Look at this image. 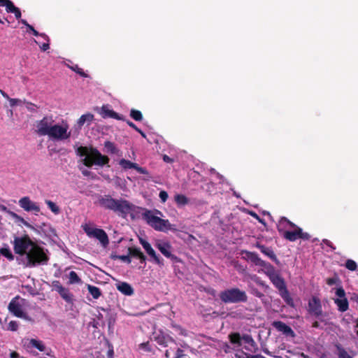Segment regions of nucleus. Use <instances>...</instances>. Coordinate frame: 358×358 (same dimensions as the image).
<instances>
[{
  "label": "nucleus",
  "mask_w": 358,
  "mask_h": 358,
  "mask_svg": "<svg viewBox=\"0 0 358 358\" xmlns=\"http://www.w3.org/2000/svg\"><path fill=\"white\" fill-rule=\"evenodd\" d=\"M76 155L79 157H85L82 161L87 167H92L94 165L103 166L108 165L110 159L108 156L102 155L96 148L92 146H80L76 150Z\"/></svg>",
  "instance_id": "nucleus-1"
},
{
  "label": "nucleus",
  "mask_w": 358,
  "mask_h": 358,
  "mask_svg": "<svg viewBox=\"0 0 358 358\" xmlns=\"http://www.w3.org/2000/svg\"><path fill=\"white\" fill-rule=\"evenodd\" d=\"M279 233L284 238L294 242L297 239L308 241L310 238V235L307 232H303L302 229L289 220L285 217H282L277 225Z\"/></svg>",
  "instance_id": "nucleus-2"
},
{
  "label": "nucleus",
  "mask_w": 358,
  "mask_h": 358,
  "mask_svg": "<svg viewBox=\"0 0 358 358\" xmlns=\"http://www.w3.org/2000/svg\"><path fill=\"white\" fill-rule=\"evenodd\" d=\"M99 205L105 209L117 213L122 217L134 211L135 206L125 199H115L110 195H104L99 199Z\"/></svg>",
  "instance_id": "nucleus-3"
},
{
  "label": "nucleus",
  "mask_w": 358,
  "mask_h": 358,
  "mask_svg": "<svg viewBox=\"0 0 358 358\" xmlns=\"http://www.w3.org/2000/svg\"><path fill=\"white\" fill-rule=\"evenodd\" d=\"M48 252V250H45L36 243L33 247L28 250L25 256V260L23 262L24 267L33 268L48 264L50 259Z\"/></svg>",
  "instance_id": "nucleus-4"
},
{
  "label": "nucleus",
  "mask_w": 358,
  "mask_h": 358,
  "mask_svg": "<svg viewBox=\"0 0 358 358\" xmlns=\"http://www.w3.org/2000/svg\"><path fill=\"white\" fill-rule=\"evenodd\" d=\"M158 215H162V212L159 210L144 209L142 217L148 225L156 231L166 232L171 230V224L169 220H163L157 216Z\"/></svg>",
  "instance_id": "nucleus-5"
},
{
  "label": "nucleus",
  "mask_w": 358,
  "mask_h": 358,
  "mask_svg": "<svg viewBox=\"0 0 358 358\" xmlns=\"http://www.w3.org/2000/svg\"><path fill=\"white\" fill-rule=\"evenodd\" d=\"M268 268H270V270L268 271L266 274L273 285L278 289L280 296L288 306L294 307V301L287 288L285 280L275 271L273 266H270Z\"/></svg>",
  "instance_id": "nucleus-6"
},
{
  "label": "nucleus",
  "mask_w": 358,
  "mask_h": 358,
  "mask_svg": "<svg viewBox=\"0 0 358 358\" xmlns=\"http://www.w3.org/2000/svg\"><path fill=\"white\" fill-rule=\"evenodd\" d=\"M219 297L224 303H246L248 299L245 291L238 287L227 289L220 292Z\"/></svg>",
  "instance_id": "nucleus-7"
},
{
  "label": "nucleus",
  "mask_w": 358,
  "mask_h": 358,
  "mask_svg": "<svg viewBox=\"0 0 358 358\" xmlns=\"http://www.w3.org/2000/svg\"><path fill=\"white\" fill-rule=\"evenodd\" d=\"M36 243L34 242L27 234L19 237L16 236L13 241V250L15 254L19 255H27L28 250L33 247Z\"/></svg>",
  "instance_id": "nucleus-8"
},
{
  "label": "nucleus",
  "mask_w": 358,
  "mask_h": 358,
  "mask_svg": "<svg viewBox=\"0 0 358 358\" xmlns=\"http://www.w3.org/2000/svg\"><path fill=\"white\" fill-rule=\"evenodd\" d=\"M24 299L17 296L14 297L9 303L8 311L14 316L30 321L31 317L24 311Z\"/></svg>",
  "instance_id": "nucleus-9"
},
{
  "label": "nucleus",
  "mask_w": 358,
  "mask_h": 358,
  "mask_svg": "<svg viewBox=\"0 0 358 358\" xmlns=\"http://www.w3.org/2000/svg\"><path fill=\"white\" fill-rule=\"evenodd\" d=\"M69 127L66 124H53L51 129L47 135L50 139L55 141H63L71 136V132L68 131Z\"/></svg>",
  "instance_id": "nucleus-10"
},
{
  "label": "nucleus",
  "mask_w": 358,
  "mask_h": 358,
  "mask_svg": "<svg viewBox=\"0 0 358 358\" xmlns=\"http://www.w3.org/2000/svg\"><path fill=\"white\" fill-rule=\"evenodd\" d=\"M55 122L52 115L44 116L41 120L36 122V134L39 136H47Z\"/></svg>",
  "instance_id": "nucleus-11"
},
{
  "label": "nucleus",
  "mask_w": 358,
  "mask_h": 358,
  "mask_svg": "<svg viewBox=\"0 0 358 358\" xmlns=\"http://www.w3.org/2000/svg\"><path fill=\"white\" fill-rule=\"evenodd\" d=\"M83 230L89 237H93L99 240L103 247L106 248L109 244L108 236L103 229L92 228L85 225Z\"/></svg>",
  "instance_id": "nucleus-12"
},
{
  "label": "nucleus",
  "mask_w": 358,
  "mask_h": 358,
  "mask_svg": "<svg viewBox=\"0 0 358 358\" xmlns=\"http://www.w3.org/2000/svg\"><path fill=\"white\" fill-rule=\"evenodd\" d=\"M155 247L166 258H169L174 263L180 262L181 260L176 255L171 253L172 247L169 242L159 241L155 244Z\"/></svg>",
  "instance_id": "nucleus-13"
},
{
  "label": "nucleus",
  "mask_w": 358,
  "mask_h": 358,
  "mask_svg": "<svg viewBox=\"0 0 358 358\" xmlns=\"http://www.w3.org/2000/svg\"><path fill=\"white\" fill-rule=\"evenodd\" d=\"M139 242L147 252V254L150 257V260L153 261L156 264L159 266H163L164 265V260L162 259L158 255H157L155 250L152 248L151 245L145 240L142 238H139Z\"/></svg>",
  "instance_id": "nucleus-14"
},
{
  "label": "nucleus",
  "mask_w": 358,
  "mask_h": 358,
  "mask_svg": "<svg viewBox=\"0 0 358 358\" xmlns=\"http://www.w3.org/2000/svg\"><path fill=\"white\" fill-rule=\"evenodd\" d=\"M19 206L27 212H34L37 214L40 212V206L32 201L29 196H24L19 200Z\"/></svg>",
  "instance_id": "nucleus-15"
},
{
  "label": "nucleus",
  "mask_w": 358,
  "mask_h": 358,
  "mask_svg": "<svg viewBox=\"0 0 358 358\" xmlns=\"http://www.w3.org/2000/svg\"><path fill=\"white\" fill-rule=\"evenodd\" d=\"M55 289L59 294L61 297L67 303H72L73 301V295L68 288L62 286L58 280L53 282Z\"/></svg>",
  "instance_id": "nucleus-16"
},
{
  "label": "nucleus",
  "mask_w": 358,
  "mask_h": 358,
  "mask_svg": "<svg viewBox=\"0 0 358 358\" xmlns=\"http://www.w3.org/2000/svg\"><path fill=\"white\" fill-rule=\"evenodd\" d=\"M308 311L316 317H319L322 315V308L320 299L313 296L308 302Z\"/></svg>",
  "instance_id": "nucleus-17"
},
{
  "label": "nucleus",
  "mask_w": 358,
  "mask_h": 358,
  "mask_svg": "<svg viewBox=\"0 0 358 358\" xmlns=\"http://www.w3.org/2000/svg\"><path fill=\"white\" fill-rule=\"evenodd\" d=\"M271 325L278 331L281 332L287 337L294 338L296 336V334L292 329L282 321H273Z\"/></svg>",
  "instance_id": "nucleus-18"
},
{
  "label": "nucleus",
  "mask_w": 358,
  "mask_h": 358,
  "mask_svg": "<svg viewBox=\"0 0 358 358\" xmlns=\"http://www.w3.org/2000/svg\"><path fill=\"white\" fill-rule=\"evenodd\" d=\"M243 253L245 254V259L246 260L250 261L256 266H259L267 268L271 266L269 263L262 260L256 252L245 250L243 251Z\"/></svg>",
  "instance_id": "nucleus-19"
},
{
  "label": "nucleus",
  "mask_w": 358,
  "mask_h": 358,
  "mask_svg": "<svg viewBox=\"0 0 358 358\" xmlns=\"http://www.w3.org/2000/svg\"><path fill=\"white\" fill-rule=\"evenodd\" d=\"M119 164L124 169H134L139 173L144 174V175L149 174V172L148 171V170L146 169L139 166V165L138 164L134 163L129 160H127L125 159H122L120 160Z\"/></svg>",
  "instance_id": "nucleus-20"
},
{
  "label": "nucleus",
  "mask_w": 358,
  "mask_h": 358,
  "mask_svg": "<svg viewBox=\"0 0 358 358\" xmlns=\"http://www.w3.org/2000/svg\"><path fill=\"white\" fill-rule=\"evenodd\" d=\"M99 113L104 119L110 117L118 120H124L123 115H120L113 110L110 109V106L108 104L102 106Z\"/></svg>",
  "instance_id": "nucleus-21"
},
{
  "label": "nucleus",
  "mask_w": 358,
  "mask_h": 358,
  "mask_svg": "<svg viewBox=\"0 0 358 358\" xmlns=\"http://www.w3.org/2000/svg\"><path fill=\"white\" fill-rule=\"evenodd\" d=\"M24 346L27 349L36 348L40 352H44L46 350L44 343L42 341L35 338H27L24 341Z\"/></svg>",
  "instance_id": "nucleus-22"
},
{
  "label": "nucleus",
  "mask_w": 358,
  "mask_h": 358,
  "mask_svg": "<svg viewBox=\"0 0 358 358\" xmlns=\"http://www.w3.org/2000/svg\"><path fill=\"white\" fill-rule=\"evenodd\" d=\"M256 248L260 250V251L268 258H270L272 261L278 264L279 260L277 258L275 254L274 253L273 249L271 248L266 247L264 245H262L260 243L257 242L255 245Z\"/></svg>",
  "instance_id": "nucleus-23"
},
{
  "label": "nucleus",
  "mask_w": 358,
  "mask_h": 358,
  "mask_svg": "<svg viewBox=\"0 0 358 358\" xmlns=\"http://www.w3.org/2000/svg\"><path fill=\"white\" fill-rule=\"evenodd\" d=\"M1 6L6 7L7 13H13L16 19H20L22 16L20 9L16 7L10 0H5Z\"/></svg>",
  "instance_id": "nucleus-24"
},
{
  "label": "nucleus",
  "mask_w": 358,
  "mask_h": 358,
  "mask_svg": "<svg viewBox=\"0 0 358 358\" xmlns=\"http://www.w3.org/2000/svg\"><path fill=\"white\" fill-rule=\"evenodd\" d=\"M115 286L119 292L126 296H131L134 292V288L128 282L119 281Z\"/></svg>",
  "instance_id": "nucleus-25"
},
{
  "label": "nucleus",
  "mask_w": 358,
  "mask_h": 358,
  "mask_svg": "<svg viewBox=\"0 0 358 358\" xmlns=\"http://www.w3.org/2000/svg\"><path fill=\"white\" fill-rule=\"evenodd\" d=\"M128 252L130 255V257L137 258L140 260V262L142 264H145L146 262L145 255L141 252V249L137 247H129L128 248Z\"/></svg>",
  "instance_id": "nucleus-26"
},
{
  "label": "nucleus",
  "mask_w": 358,
  "mask_h": 358,
  "mask_svg": "<svg viewBox=\"0 0 358 358\" xmlns=\"http://www.w3.org/2000/svg\"><path fill=\"white\" fill-rule=\"evenodd\" d=\"M156 342L162 346L166 347L169 343L176 344V341L169 335H158L155 337Z\"/></svg>",
  "instance_id": "nucleus-27"
},
{
  "label": "nucleus",
  "mask_w": 358,
  "mask_h": 358,
  "mask_svg": "<svg viewBox=\"0 0 358 358\" xmlns=\"http://www.w3.org/2000/svg\"><path fill=\"white\" fill-rule=\"evenodd\" d=\"M334 303L338 306V310L340 312H345L349 308V303L347 298L344 299H334Z\"/></svg>",
  "instance_id": "nucleus-28"
},
{
  "label": "nucleus",
  "mask_w": 358,
  "mask_h": 358,
  "mask_svg": "<svg viewBox=\"0 0 358 358\" xmlns=\"http://www.w3.org/2000/svg\"><path fill=\"white\" fill-rule=\"evenodd\" d=\"M94 120V115L92 113H86L80 116L77 124L79 127H82L85 123L90 124Z\"/></svg>",
  "instance_id": "nucleus-29"
},
{
  "label": "nucleus",
  "mask_w": 358,
  "mask_h": 358,
  "mask_svg": "<svg viewBox=\"0 0 358 358\" xmlns=\"http://www.w3.org/2000/svg\"><path fill=\"white\" fill-rule=\"evenodd\" d=\"M229 339L232 345H236L238 347L242 345L241 337L239 333L233 332L229 335Z\"/></svg>",
  "instance_id": "nucleus-30"
},
{
  "label": "nucleus",
  "mask_w": 358,
  "mask_h": 358,
  "mask_svg": "<svg viewBox=\"0 0 358 358\" xmlns=\"http://www.w3.org/2000/svg\"><path fill=\"white\" fill-rule=\"evenodd\" d=\"M174 201L178 206H184L189 203V199L184 194H176Z\"/></svg>",
  "instance_id": "nucleus-31"
},
{
  "label": "nucleus",
  "mask_w": 358,
  "mask_h": 358,
  "mask_svg": "<svg viewBox=\"0 0 358 358\" xmlns=\"http://www.w3.org/2000/svg\"><path fill=\"white\" fill-rule=\"evenodd\" d=\"M87 289L94 299H99L101 295V292L97 287L88 285Z\"/></svg>",
  "instance_id": "nucleus-32"
},
{
  "label": "nucleus",
  "mask_w": 358,
  "mask_h": 358,
  "mask_svg": "<svg viewBox=\"0 0 358 358\" xmlns=\"http://www.w3.org/2000/svg\"><path fill=\"white\" fill-rule=\"evenodd\" d=\"M69 284H80V283H82V280L78 275L76 272L72 271L69 274Z\"/></svg>",
  "instance_id": "nucleus-33"
},
{
  "label": "nucleus",
  "mask_w": 358,
  "mask_h": 358,
  "mask_svg": "<svg viewBox=\"0 0 358 358\" xmlns=\"http://www.w3.org/2000/svg\"><path fill=\"white\" fill-rule=\"evenodd\" d=\"M45 203L48 206V208L55 214L58 215L60 213L59 207L53 201L50 200H45Z\"/></svg>",
  "instance_id": "nucleus-34"
},
{
  "label": "nucleus",
  "mask_w": 358,
  "mask_h": 358,
  "mask_svg": "<svg viewBox=\"0 0 358 358\" xmlns=\"http://www.w3.org/2000/svg\"><path fill=\"white\" fill-rule=\"evenodd\" d=\"M104 147L106 148L107 151L111 154H117L119 150L116 148L115 144L109 141H105Z\"/></svg>",
  "instance_id": "nucleus-35"
},
{
  "label": "nucleus",
  "mask_w": 358,
  "mask_h": 358,
  "mask_svg": "<svg viewBox=\"0 0 358 358\" xmlns=\"http://www.w3.org/2000/svg\"><path fill=\"white\" fill-rule=\"evenodd\" d=\"M0 254L6 257L9 261H13L14 259V255L9 248H1Z\"/></svg>",
  "instance_id": "nucleus-36"
},
{
  "label": "nucleus",
  "mask_w": 358,
  "mask_h": 358,
  "mask_svg": "<svg viewBox=\"0 0 358 358\" xmlns=\"http://www.w3.org/2000/svg\"><path fill=\"white\" fill-rule=\"evenodd\" d=\"M130 116L136 121H141L143 120V115L141 112L136 109L131 110Z\"/></svg>",
  "instance_id": "nucleus-37"
},
{
  "label": "nucleus",
  "mask_w": 358,
  "mask_h": 358,
  "mask_svg": "<svg viewBox=\"0 0 358 358\" xmlns=\"http://www.w3.org/2000/svg\"><path fill=\"white\" fill-rule=\"evenodd\" d=\"M336 348L338 351V358H352L348 352L347 351L342 348L340 345H336Z\"/></svg>",
  "instance_id": "nucleus-38"
},
{
  "label": "nucleus",
  "mask_w": 358,
  "mask_h": 358,
  "mask_svg": "<svg viewBox=\"0 0 358 358\" xmlns=\"http://www.w3.org/2000/svg\"><path fill=\"white\" fill-rule=\"evenodd\" d=\"M346 268L351 271H356L357 268V263L352 259H347L345 264Z\"/></svg>",
  "instance_id": "nucleus-39"
},
{
  "label": "nucleus",
  "mask_w": 358,
  "mask_h": 358,
  "mask_svg": "<svg viewBox=\"0 0 358 358\" xmlns=\"http://www.w3.org/2000/svg\"><path fill=\"white\" fill-rule=\"evenodd\" d=\"M71 69L75 71L76 73L79 74L80 76L83 78H87L88 76L85 73L83 69L80 68L78 65L76 64L71 67Z\"/></svg>",
  "instance_id": "nucleus-40"
},
{
  "label": "nucleus",
  "mask_w": 358,
  "mask_h": 358,
  "mask_svg": "<svg viewBox=\"0 0 358 358\" xmlns=\"http://www.w3.org/2000/svg\"><path fill=\"white\" fill-rule=\"evenodd\" d=\"M236 358H262V355H250L242 352L241 355H236Z\"/></svg>",
  "instance_id": "nucleus-41"
},
{
  "label": "nucleus",
  "mask_w": 358,
  "mask_h": 358,
  "mask_svg": "<svg viewBox=\"0 0 358 358\" xmlns=\"http://www.w3.org/2000/svg\"><path fill=\"white\" fill-rule=\"evenodd\" d=\"M127 124L134 129H135L136 131H138L143 138L146 137L145 134L139 128H138L134 123H133L130 120H127Z\"/></svg>",
  "instance_id": "nucleus-42"
},
{
  "label": "nucleus",
  "mask_w": 358,
  "mask_h": 358,
  "mask_svg": "<svg viewBox=\"0 0 358 358\" xmlns=\"http://www.w3.org/2000/svg\"><path fill=\"white\" fill-rule=\"evenodd\" d=\"M18 323L16 321H10L7 326V330L11 331H16L18 329Z\"/></svg>",
  "instance_id": "nucleus-43"
},
{
  "label": "nucleus",
  "mask_w": 358,
  "mask_h": 358,
  "mask_svg": "<svg viewBox=\"0 0 358 358\" xmlns=\"http://www.w3.org/2000/svg\"><path fill=\"white\" fill-rule=\"evenodd\" d=\"M336 295L339 297L338 299H344L345 297V292L342 287L337 288Z\"/></svg>",
  "instance_id": "nucleus-44"
},
{
  "label": "nucleus",
  "mask_w": 358,
  "mask_h": 358,
  "mask_svg": "<svg viewBox=\"0 0 358 358\" xmlns=\"http://www.w3.org/2000/svg\"><path fill=\"white\" fill-rule=\"evenodd\" d=\"M159 196L160 198L162 203H165L169 198L168 193L165 190L160 191Z\"/></svg>",
  "instance_id": "nucleus-45"
},
{
  "label": "nucleus",
  "mask_w": 358,
  "mask_h": 358,
  "mask_svg": "<svg viewBox=\"0 0 358 358\" xmlns=\"http://www.w3.org/2000/svg\"><path fill=\"white\" fill-rule=\"evenodd\" d=\"M24 102L27 103L26 108L29 111L35 112L36 109L38 108L37 106L34 103H32L31 102H27L25 100L24 101Z\"/></svg>",
  "instance_id": "nucleus-46"
},
{
  "label": "nucleus",
  "mask_w": 358,
  "mask_h": 358,
  "mask_svg": "<svg viewBox=\"0 0 358 358\" xmlns=\"http://www.w3.org/2000/svg\"><path fill=\"white\" fill-rule=\"evenodd\" d=\"M8 100L11 107H13L22 103V100L19 99H13L9 97Z\"/></svg>",
  "instance_id": "nucleus-47"
},
{
  "label": "nucleus",
  "mask_w": 358,
  "mask_h": 358,
  "mask_svg": "<svg viewBox=\"0 0 358 358\" xmlns=\"http://www.w3.org/2000/svg\"><path fill=\"white\" fill-rule=\"evenodd\" d=\"M118 258L120 259H121L122 261L124 262H127V264H130L131 260V257H130V255L128 253L127 255H120L118 257Z\"/></svg>",
  "instance_id": "nucleus-48"
},
{
  "label": "nucleus",
  "mask_w": 358,
  "mask_h": 358,
  "mask_svg": "<svg viewBox=\"0 0 358 358\" xmlns=\"http://www.w3.org/2000/svg\"><path fill=\"white\" fill-rule=\"evenodd\" d=\"M322 242L326 245H327L328 247H329L332 250H336V247L333 245V243L328 239H323L322 240Z\"/></svg>",
  "instance_id": "nucleus-49"
},
{
  "label": "nucleus",
  "mask_w": 358,
  "mask_h": 358,
  "mask_svg": "<svg viewBox=\"0 0 358 358\" xmlns=\"http://www.w3.org/2000/svg\"><path fill=\"white\" fill-rule=\"evenodd\" d=\"M338 278H329L327 280V283L329 285H334L337 282Z\"/></svg>",
  "instance_id": "nucleus-50"
},
{
  "label": "nucleus",
  "mask_w": 358,
  "mask_h": 358,
  "mask_svg": "<svg viewBox=\"0 0 358 358\" xmlns=\"http://www.w3.org/2000/svg\"><path fill=\"white\" fill-rule=\"evenodd\" d=\"M184 355V351L180 348H178L176 350L175 358H182Z\"/></svg>",
  "instance_id": "nucleus-51"
},
{
  "label": "nucleus",
  "mask_w": 358,
  "mask_h": 358,
  "mask_svg": "<svg viewBox=\"0 0 358 358\" xmlns=\"http://www.w3.org/2000/svg\"><path fill=\"white\" fill-rule=\"evenodd\" d=\"M28 31H30L32 32L33 35L35 36H39V33L38 31H37L32 25H30L29 27V28L27 29Z\"/></svg>",
  "instance_id": "nucleus-52"
},
{
  "label": "nucleus",
  "mask_w": 358,
  "mask_h": 358,
  "mask_svg": "<svg viewBox=\"0 0 358 358\" xmlns=\"http://www.w3.org/2000/svg\"><path fill=\"white\" fill-rule=\"evenodd\" d=\"M40 48L43 51L48 50L50 48L49 42L47 41V43H43L41 45H40Z\"/></svg>",
  "instance_id": "nucleus-53"
},
{
  "label": "nucleus",
  "mask_w": 358,
  "mask_h": 358,
  "mask_svg": "<svg viewBox=\"0 0 358 358\" xmlns=\"http://www.w3.org/2000/svg\"><path fill=\"white\" fill-rule=\"evenodd\" d=\"M14 217H16L18 220H20V222H22L25 226H27L29 227V223L25 221L22 217H21L20 216L16 215V214H14Z\"/></svg>",
  "instance_id": "nucleus-54"
},
{
  "label": "nucleus",
  "mask_w": 358,
  "mask_h": 358,
  "mask_svg": "<svg viewBox=\"0 0 358 358\" xmlns=\"http://www.w3.org/2000/svg\"><path fill=\"white\" fill-rule=\"evenodd\" d=\"M250 215L254 217L255 218H256L257 220H259V222L261 223H264V221L263 219L260 218L259 216L255 212H250Z\"/></svg>",
  "instance_id": "nucleus-55"
},
{
  "label": "nucleus",
  "mask_w": 358,
  "mask_h": 358,
  "mask_svg": "<svg viewBox=\"0 0 358 358\" xmlns=\"http://www.w3.org/2000/svg\"><path fill=\"white\" fill-rule=\"evenodd\" d=\"M163 160L166 162V163H172L173 162V159L172 158H171L170 157H169L168 155H164L163 156Z\"/></svg>",
  "instance_id": "nucleus-56"
},
{
  "label": "nucleus",
  "mask_w": 358,
  "mask_h": 358,
  "mask_svg": "<svg viewBox=\"0 0 358 358\" xmlns=\"http://www.w3.org/2000/svg\"><path fill=\"white\" fill-rule=\"evenodd\" d=\"M253 294L258 298H262L264 296L262 292H259L257 289L254 290Z\"/></svg>",
  "instance_id": "nucleus-57"
},
{
  "label": "nucleus",
  "mask_w": 358,
  "mask_h": 358,
  "mask_svg": "<svg viewBox=\"0 0 358 358\" xmlns=\"http://www.w3.org/2000/svg\"><path fill=\"white\" fill-rule=\"evenodd\" d=\"M10 358H20L19 354L15 351L12 352L10 355Z\"/></svg>",
  "instance_id": "nucleus-58"
},
{
  "label": "nucleus",
  "mask_w": 358,
  "mask_h": 358,
  "mask_svg": "<svg viewBox=\"0 0 358 358\" xmlns=\"http://www.w3.org/2000/svg\"><path fill=\"white\" fill-rule=\"evenodd\" d=\"M113 354H114V351H113V347H112L108 351V358H113Z\"/></svg>",
  "instance_id": "nucleus-59"
},
{
  "label": "nucleus",
  "mask_w": 358,
  "mask_h": 358,
  "mask_svg": "<svg viewBox=\"0 0 358 358\" xmlns=\"http://www.w3.org/2000/svg\"><path fill=\"white\" fill-rule=\"evenodd\" d=\"M39 36L43 38L46 41L49 42L50 38L49 37L44 33L39 34Z\"/></svg>",
  "instance_id": "nucleus-60"
},
{
  "label": "nucleus",
  "mask_w": 358,
  "mask_h": 358,
  "mask_svg": "<svg viewBox=\"0 0 358 358\" xmlns=\"http://www.w3.org/2000/svg\"><path fill=\"white\" fill-rule=\"evenodd\" d=\"M0 93L6 99H9V96L8 95V94H6L3 90H0Z\"/></svg>",
  "instance_id": "nucleus-61"
},
{
  "label": "nucleus",
  "mask_w": 358,
  "mask_h": 358,
  "mask_svg": "<svg viewBox=\"0 0 358 358\" xmlns=\"http://www.w3.org/2000/svg\"><path fill=\"white\" fill-rule=\"evenodd\" d=\"M20 22H21L22 24H23L24 25H25V26L27 27V29H28V28H29V27L31 25V24H29L27 22V21L26 20H20Z\"/></svg>",
  "instance_id": "nucleus-62"
},
{
  "label": "nucleus",
  "mask_w": 358,
  "mask_h": 358,
  "mask_svg": "<svg viewBox=\"0 0 358 358\" xmlns=\"http://www.w3.org/2000/svg\"><path fill=\"white\" fill-rule=\"evenodd\" d=\"M82 173L85 176H89L91 173V172L88 170H83L82 171Z\"/></svg>",
  "instance_id": "nucleus-63"
},
{
  "label": "nucleus",
  "mask_w": 358,
  "mask_h": 358,
  "mask_svg": "<svg viewBox=\"0 0 358 358\" xmlns=\"http://www.w3.org/2000/svg\"><path fill=\"white\" fill-rule=\"evenodd\" d=\"M312 327L313 328H319L320 327V323L317 322V321H315L313 324H312Z\"/></svg>",
  "instance_id": "nucleus-64"
}]
</instances>
